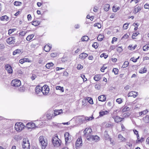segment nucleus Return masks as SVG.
Instances as JSON below:
<instances>
[{"label": "nucleus", "instance_id": "0e129e2a", "mask_svg": "<svg viewBox=\"0 0 149 149\" xmlns=\"http://www.w3.org/2000/svg\"><path fill=\"white\" fill-rule=\"evenodd\" d=\"M36 77V76L35 74H33L31 77V79L32 80H34Z\"/></svg>", "mask_w": 149, "mask_h": 149}, {"label": "nucleus", "instance_id": "c9c22d12", "mask_svg": "<svg viewBox=\"0 0 149 149\" xmlns=\"http://www.w3.org/2000/svg\"><path fill=\"white\" fill-rule=\"evenodd\" d=\"M104 38V35L102 34H100L98 36L97 38V39L99 41H101L103 40Z\"/></svg>", "mask_w": 149, "mask_h": 149}, {"label": "nucleus", "instance_id": "4d7b16f0", "mask_svg": "<svg viewBox=\"0 0 149 149\" xmlns=\"http://www.w3.org/2000/svg\"><path fill=\"white\" fill-rule=\"evenodd\" d=\"M81 77L83 79V81H86L87 80V79L85 77V76L83 74H81Z\"/></svg>", "mask_w": 149, "mask_h": 149}, {"label": "nucleus", "instance_id": "20e7f679", "mask_svg": "<svg viewBox=\"0 0 149 149\" xmlns=\"http://www.w3.org/2000/svg\"><path fill=\"white\" fill-rule=\"evenodd\" d=\"M52 142L54 146L58 147L60 145L61 141L58 138V136H55L52 139Z\"/></svg>", "mask_w": 149, "mask_h": 149}, {"label": "nucleus", "instance_id": "e2e57ef3", "mask_svg": "<svg viewBox=\"0 0 149 149\" xmlns=\"http://www.w3.org/2000/svg\"><path fill=\"white\" fill-rule=\"evenodd\" d=\"M83 67L82 65L81 64H78L77 65V68L78 70H79L83 68Z\"/></svg>", "mask_w": 149, "mask_h": 149}, {"label": "nucleus", "instance_id": "dca6fc26", "mask_svg": "<svg viewBox=\"0 0 149 149\" xmlns=\"http://www.w3.org/2000/svg\"><path fill=\"white\" fill-rule=\"evenodd\" d=\"M63 113V111L62 109L60 110H54V112L53 113L54 117L60 114L61 113Z\"/></svg>", "mask_w": 149, "mask_h": 149}, {"label": "nucleus", "instance_id": "3c124183", "mask_svg": "<svg viewBox=\"0 0 149 149\" xmlns=\"http://www.w3.org/2000/svg\"><path fill=\"white\" fill-rule=\"evenodd\" d=\"M22 4L21 2L17 1H15L14 2V5L15 6H19Z\"/></svg>", "mask_w": 149, "mask_h": 149}, {"label": "nucleus", "instance_id": "2eb2a0df", "mask_svg": "<svg viewBox=\"0 0 149 149\" xmlns=\"http://www.w3.org/2000/svg\"><path fill=\"white\" fill-rule=\"evenodd\" d=\"M138 95L137 92L135 91H131L130 92L128 95V97H135Z\"/></svg>", "mask_w": 149, "mask_h": 149}, {"label": "nucleus", "instance_id": "c756f323", "mask_svg": "<svg viewBox=\"0 0 149 149\" xmlns=\"http://www.w3.org/2000/svg\"><path fill=\"white\" fill-rule=\"evenodd\" d=\"M54 65V64L52 62H50L47 63L46 65V67L47 69H49L52 67Z\"/></svg>", "mask_w": 149, "mask_h": 149}, {"label": "nucleus", "instance_id": "f03ea898", "mask_svg": "<svg viewBox=\"0 0 149 149\" xmlns=\"http://www.w3.org/2000/svg\"><path fill=\"white\" fill-rule=\"evenodd\" d=\"M92 131L90 128H86L84 131V136L86 137L88 140L91 139L92 136Z\"/></svg>", "mask_w": 149, "mask_h": 149}, {"label": "nucleus", "instance_id": "69168bd1", "mask_svg": "<svg viewBox=\"0 0 149 149\" xmlns=\"http://www.w3.org/2000/svg\"><path fill=\"white\" fill-rule=\"evenodd\" d=\"M24 59V61L25 62H31V61H30L28 58H23Z\"/></svg>", "mask_w": 149, "mask_h": 149}, {"label": "nucleus", "instance_id": "7ed1b4c3", "mask_svg": "<svg viewBox=\"0 0 149 149\" xmlns=\"http://www.w3.org/2000/svg\"><path fill=\"white\" fill-rule=\"evenodd\" d=\"M64 136L65 139V144L66 145L71 141L72 137V136L68 132H65L64 134Z\"/></svg>", "mask_w": 149, "mask_h": 149}, {"label": "nucleus", "instance_id": "2f4dec72", "mask_svg": "<svg viewBox=\"0 0 149 149\" xmlns=\"http://www.w3.org/2000/svg\"><path fill=\"white\" fill-rule=\"evenodd\" d=\"M110 8V5L109 4H107L105 5L104 9V10L106 11H108L109 9Z\"/></svg>", "mask_w": 149, "mask_h": 149}, {"label": "nucleus", "instance_id": "cd10ccee", "mask_svg": "<svg viewBox=\"0 0 149 149\" xmlns=\"http://www.w3.org/2000/svg\"><path fill=\"white\" fill-rule=\"evenodd\" d=\"M147 71V69L144 67L143 68H141L139 70V72L141 74L146 73Z\"/></svg>", "mask_w": 149, "mask_h": 149}, {"label": "nucleus", "instance_id": "6ab92c4d", "mask_svg": "<svg viewBox=\"0 0 149 149\" xmlns=\"http://www.w3.org/2000/svg\"><path fill=\"white\" fill-rule=\"evenodd\" d=\"M108 113V112L107 111H101L99 112V116H98V117H101L104 115L107 114Z\"/></svg>", "mask_w": 149, "mask_h": 149}, {"label": "nucleus", "instance_id": "0eeeda50", "mask_svg": "<svg viewBox=\"0 0 149 149\" xmlns=\"http://www.w3.org/2000/svg\"><path fill=\"white\" fill-rule=\"evenodd\" d=\"M21 81L18 79H15L13 80L11 82V85L14 88L18 87L21 85Z\"/></svg>", "mask_w": 149, "mask_h": 149}, {"label": "nucleus", "instance_id": "864d4df0", "mask_svg": "<svg viewBox=\"0 0 149 149\" xmlns=\"http://www.w3.org/2000/svg\"><path fill=\"white\" fill-rule=\"evenodd\" d=\"M118 69L117 68H114L113 70V72L115 74H118Z\"/></svg>", "mask_w": 149, "mask_h": 149}, {"label": "nucleus", "instance_id": "9b49d317", "mask_svg": "<svg viewBox=\"0 0 149 149\" xmlns=\"http://www.w3.org/2000/svg\"><path fill=\"white\" fill-rule=\"evenodd\" d=\"M5 68L9 74H11L13 72V69L11 66L9 64H6L5 66Z\"/></svg>", "mask_w": 149, "mask_h": 149}, {"label": "nucleus", "instance_id": "72a5a7b5", "mask_svg": "<svg viewBox=\"0 0 149 149\" xmlns=\"http://www.w3.org/2000/svg\"><path fill=\"white\" fill-rule=\"evenodd\" d=\"M40 24V22L37 20H35L32 22V24L35 26H37Z\"/></svg>", "mask_w": 149, "mask_h": 149}, {"label": "nucleus", "instance_id": "79ce46f5", "mask_svg": "<svg viewBox=\"0 0 149 149\" xmlns=\"http://www.w3.org/2000/svg\"><path fill=\"white\" fill-rule=\"evenodd\" d=\"M148 112V111L147 110H146L141 112H139V115L140 116H141L142 114H145Z\"/></svg>", "mask_w": 149, "mask_h": 149}, {"label": "nucleus", "instance_id": "5701e85b", "mask_svg": "<svg viewBox=\"0 0 149 149\" xmlns=\"http://www.w3.org/2000/svg\"><path fill=\"white\" fill-rule=\"evenodd\" d=\"M99 101L101 102H104L106 100V97L104 95H101L98 97Z\"/></svg>", "mask_w": 149, "mask_h": 149}, {"label": "nucleus", "instance_id": "aec40b11", "mask_svg": "<svg viewBox=\"0 0 149 149\" xmlns=\"http://www.w3.org/2000/svg\"><path fill=\"white\" fill-rule=\"evenodd\" d=\"M88 56V54L85 53L81 54L79 55V58L81 59H84Z\"/></svg>", "mask_w": 149, "mask_h": 149}, {"label": "nucleus", "instance_id": "603ef678", "mask_svg": "<svg viewBox=\"0 0 149 149\" xmlns=\"http://www.w3.org/2000/svg\"><path fill=\"white\" fill-rule=\"evenodd\" d=\"M92 46L93 47L95 48V49H96L98 47V44L96 42H94V44L92 45Z\"/></svg>", "mask_w": 149, "mask_h": 149}, {"label": "nucleus", "instance_id": "f8f14e48", "mask_svg": "<svg viewBox=\"0 0 149 149\" xmlns=\"http://www.w3.org/2000/svg\"><path fill=\"white\" fill-rule=\"evenodd\" d=\"M82 145V139L81 137L78 138L77 140L75 143V146L76 147L81 146Z\"/></svg>", "mask_w": 149, "mask_h": 149}, {"label": "nucleus", "instance_id": "393cba45", "mask_svg": "<svg viewBox=\"0 0 149 149\" xmlns=\"http://www.w3.org/2000/svg\"><path fill=\"white\" fill-rule=\"evenodd\" d=\"M103 138L105 140H107L110 138L108 134V132L107 131H105L104 132Z\"/></svg>", "mask_w": 149, "mask_h": 149}, {"label": "nucleus", "instance_id": "1a4fd4ad", "mask_svg": "<svg viewBox=\"0 0 149 149\" xmlns=\"http://www.w3.org/2000/svg\"><path fill=\"white\" fill-rule=\"evenodd\" d=\"M36 127L35 123H33L30 122L27 123L25 127L30 131L32 129H34Z\"/></svg>", "mask_w": 149, "mask_h": 149}, {"label": "nucleus", "instance_id": "f3484780", "mask_svg": "<svg viewBox=\"0 0 149 149\" xmlns=\"http://www.w3.org/2000/svg\"><path fill=\"white\" fill-rule=\"evenodd\" d=\"M113 118L114 120V121L116 123L121 122L122 120V118H121L118 116H113Z\"/></svg>", "mask_w": 149, "mask_h": 149}, {"label": "nucleus", "instance_id": "a18cd8bd", "mask_svg": "<svg viewBox=\"0 0 149 149\" xmlns=\"http://www.w3.org/2000/svg\"><path fill=\"white\" fill-rule=\"evenodd\" d=\"M26 33V32L25 31H21V32H20L19 33V36H24L25 35Z\"/></svg>", "mask_w": 149, "mask_h": 149}, {"label": "nucleus", "instance_id": "39448f33", "mask_svg": "<svg viewBox=\"0 0 149 149\" xmlns=\"http://www.w3.org/2000/svg\"><path fill=\"white\" fill-rule=\"evenodd\" d=\"M24 127V125L22 123H17L15 126V129L18 132L21 131Z\"/></svg>", "mask_w": 149, "mask_h": 149}, {"label": "nucleus", "instance_id": "ea45409f", "mask_svg": "<svg viewBox=\"0 0 149 149\" xmlns=\"http://www.w3.org/2000/svg\"><path fill=\"white\" fill-rule=\"evenodd\" d=\"M88 39V37L87 36H84L82 37L81 38L82 41H87Z\"/></svg>", "mask_w": 149, "mask_h": 149}, {"label": "nucleus", "instance_id": "a19ab883", "mask_svg": "<svg viewBox=\"0 0 149 149\" xmlns=\"http://www.w3.org/2000/svg\"><path fill=\"white\" fill-rule=\"evenodd\" d=\"M78 119L80 121V123H83L84 120V117L81 116H79Z\"/></svg>", "mask_w": 149, "mask_h": 149}, {"label": "nucleus", "instance_id": "5fc2aeb1", "mask_svg": "<svg viewBox=\"0 0 149 149\" xmlns=\"http://www.w3.org/2000/svg\"><path fill=\"white\" fill-rule=\"evenodd\" d=\"M108 56L105 53H102V54H101V55L100 56V57L101 58H102L103 57H104V58L105 59H106L107 58Z\"/></svg>", "mask_w": 149, "mask_h": 149}, {"label": "nucleus", "instance_id": "58836bf2", "mask_svg": "<svg viewBox=\"0 0 149 149\" xmlns=\"http://www.w3.org/2000/svg\"><path fill=\"white\" fill-rule=\"evenodd\" d=\"M130 108L127 107L125 106L122 109V112H124L125 111H127L130 110Z\"/></svg>", "mask_w": 149, "mask_h": 149}, {"label": "nucleus", "instance_id": "ddd939ff", "mask_svg": "<svg viewBox=\"0 0 149 149\" xmlns=\"http://www.w3.org/2000/svg\"><path fill=\"white\" fill-rule=\"evenodd\" d=\"M91 139H90L88 140L89 141H94L95 142L98 141L100 140V137H98L97 135H95V136L92 135V136L90 138Z\"/></svg>", "mask_w": 149, "mask_h": 149}, {"label": "nucleus", "instance_id": "bf43d9fd", "mask_svg": "<svg viewBox=\"0 0 149 149\" xmlns=\"http://www.w3.org/2000/svg\"><path fill=\"white\" fill-rule=\"evenodd\" d=\"M116 102L119 104H120L123 102V101L121 98H118L116 99Z\"/></svg>", "mask_w": 149, "mask_h": 149}, {"label": "nucleus", "instance_id": "a211bd4d", "mask_svg": "<svg viewBox=\"0 0 149 149\" xmlns=\"http://www.w3.org/2000/svg\"><path fill=\"white\" fill-rule=\"evenodd\" d=\"M23 53L22 49H16L14 50L13 52V55H15L17 54H21Z\"/></svg>", "mask_w": 149, "mask_h": 149}, {"label": "nucleus", "instance_id": "338daca9", "mask_svg": "<svg viewBox=\"0 0 149 149\" xmlns=\"http://www.w3.org/2000/svg\"><path fill=\"white\" fill-rule=\"evenodd\" d=\"M126 145L127 146H128L129 148H131L132 146V143H130L127 142L126 143Z\"/></svg>", "mask_w": 149, "mask_h": 149}, {"label": "nucleus", "instance_id": "37998d69", "mask_svg": "<svg viewBox=\"0 0 149 149\" xmlns=\"http://www.w3.org/2000/svg\"><path fill=\"white\" fill-rule=\"evenodd\" d=\"M56 90H59L61 91L62 92H63L64 90L63 87H61L60 86H57L56 87Z\"/></svg>", "mask_w": 149, "mask_h": 149}, {"label": "nucleus", "instance_id": "c85d7f7f", "mask_svg": "<svg viewBox=\"0 0 149 149\" xmlns=\"http://www.w3.org/2000/svg\"><path fill=\"white\" fill-rule=\"evenodd\" d=\"M101 79V77L100 75H96L93 77L94 79L96 81H98Z\"/></svg>", "mask_w": 149, "mask_h": 149}, {"label": "nucleus", "instance_id": "423d86ee", "mask_svg": "<svg viewBox=\"0 0 149 149\" xmlns=\"http://www.w3.org/2000/svg\"><path fill=\"white\" fill-rule=\"evenodd\" d=\"M22 145V147L24 149H29L30 144L27 138L23 139Z\"/></svg>", "mask_w": 149, "mask_h": 149}, {"label": "nucleus", "instance_id": "680f3d73", "mask_svg": "<svg viewBox=\"0 0 149 149\" xmlns=\"http://www.w3.org/2000/svg\"><path fill=\"white\" fill-rule=\"evenodd\" d=\"M107 68V67H105V65H104L101 68L100 70L101 72H104L105 69Z\"/></svg>", "mask_w": 149, "mask_h": 149}, {"label": "nucleus", "instance_id": "b1692460", "mask_svg": "<svg viewBox=\"0 0 149 149\" xmlns=\"http://www.w3.org/2000/svg\"><path fill=\"white\" fill-rule=\"evenodd\" d=\"M143 122L146 123H149V115H147L143 118Z\"/></svg>", "mask_w": 149, "mask_h": 149}, {"label": "nucleus", "instance_id": "09e8293b", "mask_svg": "<svg viewBox=\"0 0 149 149\" xmlns=\"http://www.w3.org/2000/svg\"><path fill=\"white\" fill-rule=\"evenodd\" d=\"M101 85L100 84H95V88L97 90H99L101 88Z\"/></svg>", "mask_w": 149, "mask_h": 149}, {"label": "nucleus", "instance_id": "7c9ffc66", "mask_svg": "<svg viewBox=\"0 0 149 149\" xmlns=\"http://www.w3.org/2000/svg\"><path fill=\"white\" fill-rule=\"evenodd\" d=\"M141 10V6H138L137 7L134 8V13L135 14H136L139 11Z\"/></svg>", "mask_w": 149, "mask_h": 149}, {"label": "nucleus", "instance_id": "e433bc0d", "mask_svg": "<svg viewBox=\"0 0 149 149\" xmlns=\"http://www.w3.org/2000/svg\"><path fill=\"white\" fill-rule=\"evenodd\" d=\"M149 48V43L144 46L143 48V49L144 51H147Z\"/></svg>", "mask_w": 149, "mask_h": 149}, {"label": "nucleus", "instance_id": "9d476101", "mask_svg": "<svg viewBox=\"0 0 149 149\" xmlns=\"http://www.w3.org/2000/svg\"><path fill=\"white\" fill-rule=\"evenodd\" d=\"M15 38L14 37H11L7 39V43L9 44H14L15 42Z\"/></svg>", "mask_w": 149, "mask_h": 149}, {"label": "nucleus", "instance_id": "052dcab7", "mask_svg": "<svg viewBox=\"0 0 149 149\" xmlns=\"http://www.w3.org/2000/svg\"><path fill=\"white\" fill-rule=\"evenodd\" d=\"M117 51L118 52H120L123 51L122 47H119L117 49Z\"/></svg>", "mask_w": 149, "mask_h": 149}, {"label": "nucleus", "instance_id": "4be33fe9", "mask_svg": "<svg viewBox=\"0 0 149 149\" xmlns=\"http://www.w3.org/2000/svg\"><path fill=\"white\" fill-rule=\"evenodd\" d=\"M41 87L39 86L36 87L35 89V92L37 94L41 93L42 92Z\"/></svg>", "mask_w": 149, "mask_h": 149}, {"label": "nucleus", "instance_id": "6e6d98bb", "mask_svg": "<svg viewBox=\"0 0 149 149\" xmlns=\"http://www.w3.org/2000/svg\"><path fill=\"white\" fill-rule=\"evenodd\" d=\"M15 30V29H10L8 30V34L10 35L13 32H14Z\"/></svg>", "mask_w": 149, "mask_h": 149}, {"label": "nucleus", "instance_id": "13d9d810", "mask_svg": "<svg viewBox=\"0 0 149 149\" xmlns=\"http://www.w3.org/2000/svg\"><path fill=\"white\" fill-rule=\"evenodd\" d=\"M129 25L127 23H125L124 24L123 26V28L124 29H126L127 28V26Z\"/></svg>", "mask_w": 149, "mask_h": 149}, {"label": "nucleus", "instance_id": "c03bdc74", "mask_svg": "<svg viewBox=\"0 0 149 149\" xmlns=\"http://www.w3.org/2000/svg\"><path fill=\"white\" fill-rule=\"evenodd\" d=\"M120 9V8L119 7L115 8L114 6H113L112 8L113 11L114 12H116L117 10H119Z\"/></svg>", "mask_w": 149, "mask_h": 149}, {"label": "nucleus", "instance_id": "8fccbe9b", "mask_svg": "<svg viewBox=\"0 0 149 149\" xmlns=\"http://www.w3.org/2000/svg\"><path fill=\"white\" fill-rule=\"evenodd\" d=\"M94 26H97L99 29H100L101 27V24H100L99 23H97L95 24H94Z\"/></svg>", "mask_w": 149, "mask_h": 149}, {"label": "nucleus", "instance_id": "4c0bfd02", "mask_svg": "<svg viewBox=\"0 0 149 149\" xmlns=\"http://www.w3.org/2000/svg\"><path fill=\"white\" fill-rule=\"evenodd\" d=\"M129 64V62L127 61H125L123 64V65L122 67L123 68H125L127 67Z\"/></svg>", "mask_w": 149, "mask_h": 149}, {"label": "nucleus", "instance_id": "774afa93", "mask_svg": "<svg viewBox=\"0 0 149 149\" xmlns=\"http://www.w3.org/2000/svg\"><path fill=\"white\" fill-rule=\"evenodd\" d=\"M144 7L146 9H149V4H146L144 5Z\"/></svg>", "mask_w": 149, "mask_h": 149}, {"label": "nucleus", "instance_id": "49530a36", "mask_svg": "<svg viewBox=\"0 0 149 149\" xmlns=\"http://www.w3.org/2000/svg\"><path fill=\"white\" fill-rule=\"evenodd\" d=\"M87 100L89 103L91 104H93V103L92 98L88 97L87 98Z\"/></svg>", "mask_w": 149, "mask_h": 149}, {"label": "nucleus", "instance_id": "412c9836", "mask_svg": "<svg viewBox=\"0 0 149 149\" xmlns=\"http://www.w3.org/2000/svg\"><path fill=\"white\" fill-rule=\"evenodd\" d=\"M52 47L51 46H50L49 44H47L44 47V50L46 52H48L50 51Z\"/></svg>", "mask_w": 149, "mask_h": 149}, {"label": "nucleus", "instance_id": "bb28decb", "mask_svg": "<svg viewBox=\"0 0 149 149\" xmlns=\"http://www.w3.org/2000/svg\"><path fill=\"white\" fill-rule=\"evenodd\" d=\"M9 19V17L5 15L3 16L0 17V19L1 21H4L6 20L8 21Z\"/></svg>", "mask_w": 149, "mask_h": 149}, {"label": "nucleus", "instance_id": "de8ad7c7", "mask_svg": "<svg viewBox=\"0 0 149 149\" xmlns=\"http://www.w3.org/2000/svg\"><path fill=\"white\" fill-rule=\"evenodd\" d=\"M25 88L24 86H22L19 88L18 90L20 92H23L25 90Z\"/></svg>", "mask_w": 149, "mask_h": 149}, {"label": "nucleus", "instance_id": "f257e3e1", "mask_svg": "<svg viewBox=\"0 0 149 149\" xmlns=\"http://www.w3.org/2000/svg\"><path fill=\"white\" fill-rule=\"evenodd\" d=\"M39 139L41 148L42 149H45L47 145V140L42 136H40Z\"/></svg>", "mask_w": 149, "mask_h": 149}, {"label": "nucleus", "instance_id": "a878e982", "mask_svg": "<svg viewBox=\"0 0 149 149\" xmlns=\"http://www.w3.org/2000/svg\"><path fill=\"white\" fill-rule=\"evenodd\" d=\"M118 137L121 142H125L126 141V139L121 134H118Z\"/></svg>", "mask_w": 149, "mask_h": 149}, {"label": "nucleus", "instance_id": "6e6552de", "mask_svg": "<svg viewBox=\"0 0 149 149\" xmlns=\"http://www.w3.org/2000/svg\"><path fill=\"white\" fill-rule=\"evenodd\" d=\"M42 92L44 95H47L49 92V88L48 86L47 85H45L41 87Z\"/></svg>", "mask_w": 149, "mask_h": 149}, {"label": "nucleus", "instance_id": "f704fd0d", "mask_svg": "<svg viewBox=\"0 0 149 149\" xmlns=\"http://www.w3.org/2000/svg\"><path fill=\"white\" fill-rule=\"evenodd\" d=\"M130 115V113L129 112H127L123 114L122 116L123 118V119L125 118L128 117Z\"/></svg>", "mask_w": 149, "mask_h": 149}, {"label": "nucleus", "instance_id": "473e14b6", "mask_svg": "<svg viewBox=\"0 0 149 149\" xmlns=\"http://www.w3.org/2000/svg\"><path fill=\"white\" fill-rule=\"evenodd\" d=\"M34 35L32 34L29 35L26 38V40L27 41H29L31 40L34 37Z\"/></svg>", "mask_w": 149, "mask_h": 149}, {"label": "nucleus", "instance_id": "4468645a", "mask_svg": "<svg viewBox=\"0 0 149 149\" xmlns=\"http://www.w3.org/2000/svg\"><path fill=\"white\" fill-rule=\"evenodd\" d=\"M46 116L48 120H51L52 118L54 117L53 113L50 112H47L46 114Z\"/></svg>", "mask_w": 149, "mask_h": 149}]
</instances>
